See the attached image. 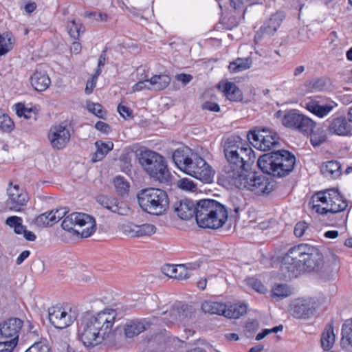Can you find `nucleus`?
Returning a JSON list of instances; mask_svg holds the SVG:
<instances>
[{
    "instance_id": "1",
    "label": "nucleus",
    "mask_w": 352,
    "mask_h": 352,
    "mask_svg": "<svg viewBox=\"0 0 352 352\" xmlns=\"http://www.w3.org/2000/svg\"><path fill=\"white\" fill-rule=\"evenodd\" d=\"M116 312L105 309L85 318L79 329V338L86 347H94L107 339L112 331Z\"/></svg>"
},
{
    "instance_id": "2",
    "label": "nucleus",
    "mask_w": 352,
    "mask_h": 352,
    "mask_svg": "<svg viewBox=\"0 0 352 352\" xmlns=\"http://www.w3.org/2000/svg\"><path fill=\"white\" fill-rule=\"evenodd\" d=\"M224 153L229 163L226 167V179L229 182L244 173L254 162L256 157L252 149L241 142L239 136L229 137L224 144Z\"/></svg>"
},
{
    "instance_id": "3",
    "label": "nucleus",
    "mask_w": 352,
    "mask_h": 352,
    "mask_svg": "<svg viewBox=\"0 0 352 352\" xmlns=\"http://www.w3.org/2000/svg\"><path fill=\"white\" fill-rule=\"evenodd\" d=\"M228 217L225 206L213 199H201L197 202L196 222L203 228L217 230L223 227Z\"/></svg>"
},
{
    "instance_id": "4",
    "label": "nucleus",
    "mask_w": 352,
    "mask_h": 352,
    "mask_svg": "<svg viewBox=\"0 0 352 352\" xmlns=\"http://www.w3.org/2000/svg\"><path fill=\"white\" fill-rule=\"evenodd\" d=\"M295 162V157L289 151L280 150L263 155L258 158L257 165L263 173L282 177L293 170Z\"/></svg>"
},
{
    "instance_id": "5",
    "label": "nucleus",
    "mask_w": 352,
    "mask_h": 352,
    "mask_svg": "<svg viewBox=\"0 0 352 352\" xmlns=\"http://www.w3.org/2000/svg\"><path fill=\"white\" fill-rule=\"evenodd\" d=\"M309 205L317 213H338L344 211L347 207L346 201L335 189H327L315 193Z\"/></svg>"
},
{
    "instance_id": "6",
    "label": "nucleus",
    "mask_w": 352,
    "mask_h": 352,
    "mask_svg": "<svg viewBox=\"0 0 352 352\" xmlns=\"http://www.w3.org/2000/svg\"><path fill=\"white\" fill-rule=\"evenodd\" d=\"M139 162L144 170L155 180L161 183L170 181L171 175L166 162L159 153L151 150L143 151L140 154Z\"/></svg>"
},
{
    "instance_id": "7",
    "label": "nucleus",
    "mask_w": 352,
    "mask_h": 352,
    "mask_svg": "<svg viewBox=\"0 0 352 352\" xmlns=\"http://www.w3.org/2000/svg\"><path fill=\"white\" fill-rule=\"evenodd\" d=\"M138 200L142 210L153 215L164 214L169 206L167 193L159 188H149L142 190L138 195Z\"/></svg>"
},
{
    "instance_id": "8",
    "label": "nucleus",
    "mask_w": 352,
    "mask_h": 352,
    "mask_svg": "<svg viewBox=\"0 0 352 352\" xmlns=\"http://www.w3.org/2000/svg\"><path fill=\"white\" fill-rule=\"evenodd\" d=\"M230 183L239 189L251 190L258 195L268 194L274 189V184L267 178L252 173L248 175L244 173L237 177L232 176V181Z\"/></svg>"
},
{
    "instance_id": "9",
    "label": "nucleus",
    "mask_w": 352,
    "mask_h": 352,
    "mask_svg": "<svg viewBox=\"0 0 352 352\" xmlns=\"http://www.w3.org/2000/svg\"><path fill=\"white\" fill-rule=\"evenodd\" d=\"M62 228L67 231H74L83 238L93 234L96 229L94 217L82 212H73L67 216L62 222Z\"/></svg>"
},
{
    "instance_id": "10",
    "label": "nucleus",
    "mask_w": 352,
    "mask_h": 352,
    "mask_svg": "<svg viewBox=\"0 0 352 352\" xmlns=\"http://www.w3.org/2000/svg\"><path fill=\"white\" fill-rule=\"evenodd\" d=\"M309 245L301 243L291 248L283 258L281 270L287 271L292 276L302 272L303 261L308 251Z\"/></svg>"
},
{
    "instance_id": "11",
    "label": "nucleus",
    "mask_w": 352,
    "mask_h": 352,
    "mask_svg": "<svg viewBox=\"0 0 352 352\" xmlns=\"http://www.w3.org/2000/svg\"><path fill=\"white\" fill-rule=\"evenodd\" d=\"M248 138L255 148L263 151L271 150L279 144L277 133L265 127H255L250 131Z\"/></svg>"
},
{
    "instance_id": "12",
    "label": "nucleus",
    "mask_w": 352,
    "mask_h": 352,
    "mask_svg": "<svg viewBox=\"0 0 352 352\" xmlns=\"http://www.w3.org/2000/svg\"><path fill=\"white\" fill-rule=\"evenodd\" d=\"M175 165L184 173L192 176L197 166L204 164V159L188 147L175 150L173 154Z\"/></svg>"
},
{
    "instance_id": "13",
    "label": "nucleus",
    "mask_w": 352,
    "mask_h": 352,
    "mask_svg": "<svg viewBox=\"0 0 352 352\" xmlns=\"http://www.w3.org/2000/svg\"><path fill=\"white\" fill-rule=\"evenodd\" d=\"M6 208L10 211L22 212L29 201L28 192L18 184L10 182L6 190Z\"/></svg>"
},
{
    "instance_id": "14",
    "label": "nucleus",
    "mask_w": 352,
    "mask_h": 352,
    "mask_svg": "<svg viewBox=\"0 0 352 352\" xmlns=\"http://www.w3.org/2000/svg\"><path fill=\"white\" fill-rule=\"evenodd\" d=\"M48 314L51 324L57 329H65L70 326L77 317L76 312L72 309L60 305L50 307Z\"/></svg>"
},
{
    "instance_id": "15",
    "label": "nucleus",
    "mask_w": 352,
    "mask_h": 352,
    "mask_svg": "<svg viewBox=\"0 0 352 352\" xmlns=\"http://www.w3.org/2000/svg\"><path fill=\"white\" fill-rule=\"evenodd\" d=\"M70 138L69 129L62 124L52 126L48 133L50 144L56 150L64 148L69 142Z\"/></svg>"
},
{
    "instance_id": "16",
    "label": "nucleus",
    "mask_w": 352,
    "mask_h": 352,
    "mask_svg": "<svg viewBox=\"0 0 352 352\" xmlns=\"http://www.w3.org/2000/svg\"><path fill=\"white\" fill-rule=\"evenodd\" d=\"M315 307L308 300L297 299L292 306L291 313L296 318L307 319L314 316Z\"/></svg>"
},
{
    "instance_id": "17",
    "label": "nucleus",
    "mask_w": 352,
    "mask_h": 352,
    "mask_svg": "<svg viewBox=\"0 0 352 352\" xmlns=\"http://www.w3.org/2000/svg\"><path fill=\"white\" fill-rule=\"evenodd\" d=\"M177 216L183 220H188L197 213V203L188 199L177 201L173 206Z\"/></svg>"
},
{
    "instance_id": "18",
    "label": "nucleus",
    "mask_w": 352,
    "mask_h": 352,
    "mask_svg": "<svg viewBox=\"0 0 352 352\" xmlns=\"http://www.w3.org/2000/svg\"><path fill=\"white\" fill-rule=\"evenodd\" d=\"M308 251L302 263V272L316 270L322 263V254L317 248L309 245Z\"/></svg>"
},
{
    "instance_id": "19",
    "label": "nucleus",
    "mask_w": 352,
    "mask_h": 352,
    "mask_svg": "<svg viewBox=\"0 0 352 352\" xmlns=\"http://www.w3.org/2000/svg\"><path fill=\"white\" fill-rule=\"evenodd\" d=\"M328 130L332 134L346 136L352 134V125L346 118L338 117L329 122Z\"/></svg>"
},
{
    "instance_id": "20",
    "label": "nucleus",
    "mask_w": 352,
    "mask_h": 352,
    "mask_svg": "<svg viewBox=\"0 0 352 352\" xmlns=\"http://www.w3.org/2000/svg\"><path fill=\"white\" fill-rule=\"evenodd\" d=\"M23 322L19 318H10L0 325V332L2 336L11 338L18 342V333L21 329Z\"/></svg>"
},
{
    "instance_id": "21",
    "label": "nucleus",
    "mask_w": 352,
    "mask_h": 352,
    "mask_svg": "<svg viewBox=\"0 0 352 352\" xmlns=\"http://www.w3.org/2000/svg\"><path fill=\"white\" fill-rule=\"evenodd\" d=\"M97 202L102 207L117 213L120 215L126 214L128 209L124 206L122 202H120L117 199L107 197L105 195H98L96 197Z\"/></svg>"
},
{
    "instance_id": "22",
    "label": "nucleus",
    "mask_w": 352,
    "mask_h": 352,
    "mask_svg": "<svg viewBox=\"0 0 352 352\" xmlns=\"http://www.w3.org/2000/svg\"><path fill=\"white\" fill-rule=\"evenodd\" d=\"M32 87L37 91H45L51 85V80L47 73L43 69H36L30 76Z\"/></svg>"
},
{
    "instance_id": "23",
    "label": "nucleus",
    "mask_w": 352,
    "mask_h": 352,
    "mask_svg": "<svg viewBox=\"0 0 352 352\" xmlns=\"http://www.w3.org/2000/svg\"><path fill=\"white\" fill-rule=\"evenodd\" d=\"M305 107L309 111L320 118H323L328 115L333 108L331 104H320L318 101L315 100H309L305 102Z\"/></svg>"
},
{
    "instance_id": "24",
    "label": "nucleus",
    "mask_w": 352,
    "mask_h": 352,
    "mask_svg": "<svg viewBox=\"0 0 352 352\" xmlns=\"http://www.w3.org/2000/svg\"><path fill=\"white\" fill-rule=\"evenodd\" d=\"M340 345L343 349L352 352V320H347L342 327Z\"/></svg>"
},
{
    "instance_id": "25",
    "label": "nucleus",
    "mask_w": 352,
    "mask_h": 352,
    "mask_svg": "<svg viewBox=\"0 0 352 352\" xmlns=\"http://www.w3.org/2000/svg\"><path fill=\"white\" fill-rule=\"evenodd\" d=\"M204 164L196 167L192 177L204 182L210 183L212 180L214 173L212 167L204 160Z\"/></svg>"
},
{
    "instance_id": "26",
    "label": "nucleus",
    "mask_w": 352,
    "mask_h": 352,
    "mask_svg": "<svg viewBox=\"0 0 352 352\" xmlns=\"http://www.w3.org/2000/svg\"><path fill=\"white\" fill-rule=\"evenodd\" d=\"M219 87L230 100L239 101L242 99V93L234 83L231 82H221Z\"/></svg>"
},
{
    "instance_id": "27",
    "label": "nucleus",
    "mask_w": 352,
    "mask_h": 352,
    "mask_svg": "<svg viewBox=\"0 0 352 352\" xmlns=\"http://www.w3.org/2000/svg\"><path fill=\"white\" fill-rule=\"evenodd\" d=\"M283 19V14L277 12L272 15L261 28V31L263 34L268 35L273 34L280 27Z\"/></svg>"
},
{
    "instance_id": "28",
    "label": "nucleus",
    "mask_w": 352,
    "mask_h": 352,
    "mask_svg": "<svg viewBox=\"0 0 352 352\" xmlns=\"http://www.w3.org/2000/svg\"><path fill=\"white\" fill-rule=\"evenodd\" d=\"M336 342V334L331 324L326 325L321 335V346L324 351H329Z\"/></svg>"
},
{
    "instance_id": "29",
    "label": "nucleus",
    "mask_w": 352,
    "mask_h": 352,
    "mask_svg": "<svg viewBox=\"0 0 352 352\" xmlns=\"http://www.w3.org/2000/svg\"><path fill=\"white\" fill-rule=\"evenodd\" d=\"M148 323L145 321H130L125 324L124 333L126 337L133 338L143 332L146 329Z\"/></svg>"
},
{
    "instance_id": "30",
    "label": "nucleus",
    "mask_w": 352,
    "mask_h": 352,
    "mask_svg": "<svg viewBox=\"0 0 352 352\" xmlns=\"http://www.w3.org/2000/svg\"><path fill=\"white\" fill-rule=\"evenodd\" d=\"M320 171L326 177L336 178L341 174V166L336 161H329L322 164Z\"/></svg>"
},
{
    "instance_id": "31",
    "label": "nucleus",
    "mask_w": 352,
    "mask_h": 352,
    "mask_svg": "<svg viewBox=\"0 0 352 352\" xmlns=\"http://www.w3.org/2000/svg\"><path fill=\"white\" fill-rule=\"evenodd\" d=\"M151 90L161 91L166 89L170 83L171 78L168 75L160 74L154 75L148 79Z\"/></svg>"
},
{
    "instance_id": "32",
    "label": "nucleus",
    "mask_w": 352,
    "mask_h": 352,
    "mask_svg": "<svg viewBox=\"0 0 352 352\" xmlns=\"http://www.w3.org/2000/svg\"><path fill=\"white\" fill-rule=\"evenodd\" d=\"M247 311L245 303H236L225 305L224 316L229 318H239Z\"/></svg>"
},
{
    "instance_id": "33",
    "label": "nucleus",
    "mask_w": 352,
    "mask_h": 352,
    "mask_svg": "<svg viewBox=\"0 0 352 352\" xmlns=\"http://www.w3.org/2000/svg\"><path fill=\"white\" fill-rule=\"evenodd\" d=\"M95 146L96 151L93 155L92 161L96 162L102 160L113 148V143L112 142L105 143L98 140L95 142Z\"/></svg>"
},
{
    "instance_id": "34",
    "label": "nucleus",
    "mask_w": 352,
    "mask_h": 352,
    "mask_svg": "<svg viewBox=\"0 0 352 352\" xmlns=\"http://www.w3.org/2000/svg\"><path fill=\"white\" fill-rule=\"evenodd\" d=\"M225 305L222 302L208 300L201 304V309L206 314L224 315Z\"/></svg>"
},
{
    "instance_id": "35",
    "label": "nucleus",
    "mask_w": 352,
    "mask_h": 352,
    "mask_svg": "<svg viewBox=\"0 0 352 352\" xmlns=\"http://www.w3.org/2000/svg\"><path fill=\"white\" fill-rule=\"evenodd\" d=\"M252 63L250 58H238L230 63L228 69L230 72L238 73L249 69Z\"/></svg>"
},
{
    "instance_id": "36",
    "label": "nucleus",
    "mask_w": 352,
    "mask_h": 352,
    "mask_svg": "<svg viewBox=\"0 0 352 352\" xmlns=\"http://www.w3.org/2000/svg\"><path fill=\"white\" fill-rule=\"evenodd\" d=\"M316 123L307 116L301 114L299 121L298 122L296 130L300 132L309 135L316 128Z\"/></svg>"
},
{
    "instance_id": "37",
    "label": "nucleus",
    "mask_w": 352,
    "mask_h": 352,
    "mask_svg": "<svg viewBox=\"0 0 352 352\" xmlns=\"http://www.w3.org/2000/svg\"><path fill=\"white\" fill-rule=\"evenodd\" d=\"M301 113L296 110H290L285 113L283 119L282 124L286 127L296 129Z\"/></svg>"
},
{
    "instance_id": "38",
    "label": "nucleus",
    "mask_w": 352,
    "mask_h": 352,
    "mask_svg": "<svg viewBox=\"0 0 352 352\" xmlns=\"http://www.w3.org/2000/svg\"><path fill=\"white\" fill-rule=\"evenodd\" d=\"M14 39L10 33L0 34V56H3L10 51L14 45Z\"/></svg>"
},
{
    "instance_id": "39",
    "label": "nucleus",
    "mask_w": 352,
    "mask_h": 352,
    "mask_svg": "<svg viewBox=\"0 0 352 352\" xmlns=\"http://www.w3.org/2000/svg\"><path fill=\"white\" fill-rule=\"evenodd\" d=\"M195 268V265L192 264L177 265L175 278L179 280L188 278L191 276L192 270Z\"/></svg>"
},
{
    "instance_id": "40",
    "label": "nucleus",
    "mask_w": 352,
    "mask_h": 352,
    "mask_svg": "<svg viewBox=\"0 0 352 352\" xmlns=\"http://www.w3.org/2000/svg\"><path fill=\"white\" fill-rule=\"evenodd\" d=\"M292 294L291 289L286 284H278L272 289V296L278 299H283Z\"/></svg>"
},
{
    "instance_id": "41",
    "label": "nucleus",
    "mask_w": 352,
    "mask_h": 352,
    "mask_svg": "<svg viewBox=\"0 0 352 352\" xmlns=\"http://www.w3.org/2000/svg\"><path fill=\"white\" fill-rule=\"evenodd\" d=\"M6 223L8 226L14 228L15 233L22 234L25 230V228L22 225V219L17 216L8 217Z\"/></svg>"
},
{
    "instance_id": "42",
    "label": "nucleus",
    "mask_w": 352,
    "mask_h": 352,
    "mask_svg": "<svg viewBox=\"0 0 352 352\" xmlns=\"http://www.w3.org/2000/svg\"><path fill=\"white\" fill-rule=\"evenodd\" d=\"M67 31L72 38L78 39L80 34L84 32L85 28L81 23L72 20L67 23Z\"/></svg>"
},
{
    "instance_id": "43",
    "label": "nucleus",
    "mask_w": 352,
    "mask_h": 352,
    "mask_svg": "<svg viewBox=\"0 0 352 352\" xmlns=\"http://www.w3.org/2000/svg\"><path fill=\"white\" fill-rule=\"evenodd\" d=\"M156 227L151 223L138 225V237L150 236L156 232Z\"/></svg>"
},
{
    "instance_id": "44",
    "label": "nucleus",
    "mask_w": 352,
    "mask_h": 352,
    "mask_svg": "<svg viewBox=\"0 0 352 352\" xmlns=\"http://www.w3.org/2000/svg\"><path fill=\"white\" fill-rule=\"evenodd\" d=\"M113 184L116 190L119 195H124L129 191V184L122 177H116L113 180Z\"/></svg>"
},
{
    "instance_id": "45",
    "label": "nucleus",
    "mask_w": 352,
    "mask_h": 352,
    "mask_svg": "<svg viewBox=\"0 0 352 352\" xmlns=\"http://www.w3.org/2000/svg\"><path fill=\"white\" fill-rule=\"evenodd\" d=\"M309 135H311V142L313 146H317L322 144L326 140V135L323 130L317 129L316 131L313 130Z\"/></svg>"
},
{
    "instance_id": "46",
    "label": "nucleus",
    "mask_w": 352,
    "mask_h": 352,
    "mask_svg": "<svg viewBox=\"0 0 352 352\" xmlns=\"http://www.w3.org/2000/svg\"><path fill=\"white\" fill-rule=\"evenodd\" d=\"M14 128L12 119L7 114L0 113V129L4 132H10Z\"/></svg>"
},
{
    "instance_id": "47",
    "label": "nucleus",
    "mask_w": 352,
    "mask_h": 352,
    "mask_svg": "<svg viewBox=\"0 0 352 352\" xmlns=\"http://www.w3.org/2000/svg\"><path fill=\"white\" fill-rule=\"evenodd\" d=\"M52 213L51 211L50 212H45L40 215H38L36 220L35 223L38 227H46L52 226L54 224V221L51 219Z\"/></svg>"
},
{
    "instance_id": "48",
    "label": "nucleus",
    "mask_w": 352,
    "mask_h": 352,
    "mask_svg": "<svg viewBox=\"0 0 352 352\" xmlns=\"http://www.w3.org/2000/svg\"><path fill=\"white\" fill-rule=\"evenodd\" d=\"M123 234L129 237H138V225L131 222L124 223L121 226Z\"/></svg>"
},
{
    "instance_id": "49",
    "label": "nucleus",
    "mask_w": 352,
    "mask_h": 352,
    "mask_svg": "<svg viewBox=\"0 0 352 352\" xmlns=\"http://www.w3.org/2000/svg\"><path fill=\"white\" fill-rule=\"evenodd\" d=\"M169 316H178L179 323L186 324L188 318L190 316V313L182 309H173L168 313Z\"/></svg>"
},
{
    "instance_id": "50",
    "label": "nucleus",
    "mask_w": 352,
    "mask_h": 352,
    "mask_svg": "<svg viewBox=\"0 0 352 352\" xmlns=\"http://www.w3.org/2000/svg\"><path fill=\"white\" fill-rule=\"evenodd\" d=\"M246 282L248 286L258 293L263 294L267 291L265 285L256 278H249L246 280Z\"/></svg>"
},
{
    "instance_id": "51",
    "label": "nucleus",
    "mask_w": 352,
    "mask_h": 352,
    "mask_svg": "<svg viewBox=\"0 0 352 352\" xmlns=\"http://www.w3.org/2000/svg\"><path fill=\"white\" fill-rule=\"evenodd\" d=\"M87 109L94 115L100 118H104L106 112L103 110L102 107L98 103H89Z\"/></svg>"
},
{
    "instance_id": "52",
    "label": "nucleus",
    "mask_w": 352,
    "mask_h": 352,
    "mask_svg": "<svg viewBox=\"0 0 352 352\" xmlns=\"http://www.w3.org/2000/svg\"><path fill=\"white\" fill-rule=\"evenodd\" d=\"M25 352H50V348L46 343L38 342L29 347Z\"/></svg>"
},
{
    "instance_id": "53",
    "label": "nucleus",
    "mask_w": 352,
    "mask_h": 352,
    "mask_svg": "<svg viewBox=\"0 0 352 352\" xmlns=\"http://www.w3.org/2000/svg\"><path fill=\"white\" fill-rule=\"evenodd\" d=\"M68 212L66 208L60 207L58 208L54 209L51 210L52 221L54 223H57L59 220L63 218L66 214Z\"/></svg>"
},
{
    "instance_id": "54",
    "label": "nucleus",
    "mask_w": 352,
    "mask_h": 352,
    "mask_svg": "<svg viewBox=\"0 0 352 352\" xmlns=\"http://www.w3.org/2000/svg\"><path fill=\"white\" fill-rule=\"evenodd\" d=\"M16 112L18 116H23L25 119H30L32 113V111L30 109L25 108L21 103L16 104Z\"/></svg>"
},
{
    "instance_id": "55",
    "label": "nucleus",
    "mask_w": 352,
    "mask_h": 352,
    "mask_svg": "<svg viewBox=\"0 0 352 352\" xmlns=\"http://www.w3.org/2000/svg\"><path fill=\"white\" fill-rule=\"evenodd\" d=\"M100 76V69L96 71L95 74L92 76L91 80H88L86 84L85 93L90 94L92 93L94 88L96 87L98 77Z\"/></svg>"
},
{
    "instance_id": "56",
    "label": "nucleus",
    "mask_w": 352,
    "mask_h": 352,
    "mask_svg": "<svg viewBox=\"0 0 352 352\" xmlns=\"http://www.w3.org/2000/svg\"><path fill=\"white\" fill-rule=\"evenodd\" d=\"M178 186L183 190L195 191L196 186L193 182L189 179L184 178L178 182Z\"/></svg>"
},
{
    "instance_id": "57",
    "label": "nucleus",
    "mask_w": 352,
    "mask_h": 352,
    "mask_svg": "<svg viewBox=\"0 0 352 352\" xmlns=\"http://www.w3.org/2000/svg\"><path fill=\"white\" fill-rule=\"evenodd\" d=\"M16 346V341L15 340L0 342V352H12Z\"/></svg>"
},
{
    "instance_id": "58",
    "label": "nucleus",
    "mask_w": 352,
    "mask_h": 352,
    "mask_svg": "<svg viewBox=\"0 0 352 352\" xmlns=\"http://www.w3.org/2000/svg\"><path fill=\"white\" fill-rule=\"evenodd\" d=\"M177 265H165L162 267V272L166 276L175 278V276L177 274Z\"/></svg>"
},
{
    "instance_id": "59",
    "label": "nucleus",
    "mask_w": 352,
    "mask_h": 352,
    "mask_svg": "<svg viewBox=\"0 0 352 352\" xmlns=\"http://www.w3.org/2000/svg\"><path fill=\"white\" fill-rule=\"evenodd\" d=\"M308 228L307 224L304 221L298 222L296 224L294 228V234L297 237H301L305 234V231Z\"/></svg>"
},
{
    "instance_id": "60",
    "label": "nucleus",
    "mask_w": 352,
    "mask_h": 352,
    "mask_svg": "<svg viewBox=\"0 0 352 352\" xmlns=\"http://www.w3.org/2000/svg\"><path fill=\"white\" fill-rule=\"evenodd\" d=\"M151 86L149 85L148 79L145 80L139 81L132 87V91L136 92L143 89L151 90Z\"/></svg>"
},
{
    "instance_id": "61",
    "label": "nucleus",
    "mask_w": 352,
    "mask_h": 352,
    "mask_svg": "<svg viewBox=\"0 0 352 352\" xmlns=\"http://www.w3.org/2000/svg\"><path fill=\"white\" fill-rule=\"evenodd\" d=\"M258 322L257 320H253L246 323L245 326V331L250 333L248 336H250L254 333L258 329Z\"/></svg>"
},
{
    "instance_id": "62",
    "label": "nucleus",
    "mask_w": 352,
    "mask_h": 352,
    "mask_svg": "<svg viewBox=\"0 0 352 352\" xmlns=\"http://www.w3.org/2000/svg\"><path fill=\"white\" fill-rule=\"evenodd\" d=\"M118 111L120 116L123 118L131 117L132 115V111L126 105L122 103L119 104L118 107Z\"/></svg>"
},
{
    "instance_id": "63",
    "label": "nucleus",
    "mask_w": 352,
    "mask_h": 352,
    "mask_svg": "<svg viewBox=\"0 0 352 352\" xmlns=\"http://www.w3.org/2000/svg\"><path fill=\"white\" fill-rule=\"evenodd\" d=\"M95 128L105 133L108 134L111 131V126L107 124L102 121H98L96 123Z\"/></svg>"
},
{
    "instance_id": "64",
    "label": "nucleus",
    "mask_w": 352,
    "mask_h": 352,
    "mask_svg": "<svg viewBox=\"0 0 352 352\" xmlns=\"http://www.w3.org/2000/svg\"><path fill=\"white\" fill-rule=\"evenodd\" d=\"M175 78L177 81L182 82L184 85H186L192 80V76L187 74H179L176 75Z\"/></svg>"
}]
</instances>
